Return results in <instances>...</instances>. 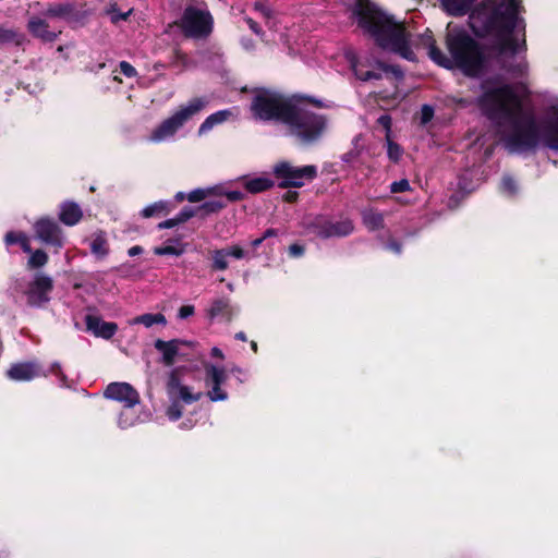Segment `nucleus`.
Listing matches in <instances>:
<instances>
[{"instance_id":"5","label":"nucleus","mask_w":558,"mask_h":558,"mask_svg":"<svg viewBox=\"0 0 558 558\" xmlns=\"http://www.w3.org/2000/svg\"><path fill=\"white\" fill-rule=\"evenodd\" d=\"M284 124L304 144L317 141L326 130L325 117L312 112L300 100H295Z\"/></svg>"},{"instance_id":"47","label":"nucleus","mask_w":558,"mask_h":558,"mask_svg":"<svg viewBox=\"0 0 558 558\" xmlns=\"http://www.w3.org/2000/svg\"><path fill=\"white\" fill-rule=\"evenodd\" d=\"M377 121L386 130V137H389L391 129V118L387 114H384L380 116Z\"/></svg>"},{"instance_id":"51","label":"nucleus","mask_w":558,"mask_h":558,"mask_svg":"<svg viewBox=\"0 0 558 558\" xmlns=\"http://www.w3.org/2000/svg\"><path fill=\"white\" fill-rule=\"evenodd\" d=\"M180 225L179 220L177 217L172 218V219H168L166 221H162L158 225V228L159 229H170V228H173L175 226Z\"/></svg>"},{"instance_id":"26","label":"nucleus","mask_w":558,"mask_h":558,"mask_svg":"<svg viewBox=\"0 0 558 558\" xmlns=\"http://www.w3.org/2000/svg\"><path fill=\"white\" fill-rule=\"evenodd\" d=\"M244 185L250 193L255 194L270 189L274 185V181L270 178L264 175L246 179L244 181Z\"/></svg>"},{"instance_id":"30","label":"nucleus","mask_w":558,"mask_h":558,"mask_svg":"<svg viewBox=\"0 0 558 558\" xmlns=\"http://www.w3.org/2000/svg\"><path fill=\"white\" fill-rule=\"evenodd\" d=\"M445 10L451 15H461L466 12L469 0H441Z\"/></svg>"},{"instance_id":"12","label":"nucleus","mask_w":558,"mask_h":558,"mask_svg":"<svg viewBox=\"0 0 558 558\" xmlns=\"http://www.w3.org/2000/svg\"><path fill=\"white\" fill-rule=\"evenodd\" d=\"M52 290V280L50 277L38 274L29 282L25 294L31 305L39 306L49 301V293Z\"/></svg>"},{"instance_id":"31","label":"nucleus","mask_w":558,"mask_h":558,"mask_svg":"<svg viewBox=\"0 0 558 558\" xmlns=\"http://www.w3.org/2000/svg\"><path fill=\"white\" fill-rule=\"evenodd\" d=\"M71 12V8L66 4H54L49 7L44 16L53 22L56 19L66 17Z\"/></svg>"},{"instance_id":"8","label":"nucleus","mask_w":558,"mask_h":558,"mask_svg":"<svg viewBox=\"0 0 558 558\" xmlns=\"http://www.w3.org/2000/svg\"><path fill=\"white\" fill-rule=\"evenodd\" d=\"M350 63L355 76L363 82L380 80L384 74L390 72L396 77L402 76V72L399 68L387 65L378 61L372 54L365 56L361 60H355L353 57H350Z\"/></svg>"},{"instance_id":"45","label":"nucleus","mask_w":558,"mask_h":558,"mask_svg":"<svg viewBox=\"0 0 558 558\" xmlns=\"http://www.w3.org/2000/svg\"><path fill=\"white\" fill-rule=\"evenodd\" d=\"M225 251L228 253V257L232 256L236 259L243 258L245 256V252L242 247L238 245L230 246L228 248H225Z\"/></svg>"},{"instance_id":"48","label":"nucleus","mask_w":558,"mask_h":558,"mask_svg":"<svg viewBox=\"0 0 558 558\" xmlns=\"http://www.w3.org/2000/svg\"><path fill=\"white\" fill-rule=\"evenodd\" d=\"M15 38V33L11 29L0 27V43L11 41Z\"/></svg>"},{"instance_id":"22","label":"nucleus","mask_w":558,"mask_h":558,"mask_svg":"<svg viewBox=\"0 0 558 558\" xmlns=\"http://www.w3.org/2000/svg\"><path fill=\"white\" fill-rule=\"evenodd\" d=\"M207 315L210 319H214L218 316H223L227 318V320H231L233 313L230 305V300L223 298L214 300L207 308Z\"/></svg>"},{"instance_id":"58","label":"nucleus","mask_w":558,"mask_h":558,"mask_svg":"<svg viewBox=\"0 0 558 558\" xmlns=\"http://www.w3.org/2000/svg\"><path fill=\"white\" fill-rule=\"evenodd\" d=\"M142 251H143V250H142V247L136 245V246H132V247L129 250V252H128V253H129V255H130V256H136V255L141 254V253H142Z\"/></svg>"},{"instance_id":"13","label":"nucleus","mask_w":558,"mask_h":558,"mask_svg":"<svg viewBox=\"0 0 558 558\" xmlns=\"http://www.w3.org/2000/svg\"><path fill=\"white\" fill-rule=\"evenodd\" d=\"M105 397L126 404L140 402L138 392L128 383H111L105 390Z\"/></svg>"},{"instance_id":"59","label":"nucleus","mask_w":558,"mask_h":558,"mask_svg":"<svg viewBox=\"0 0 558 558\" xmlns=\"http://www.w3.org/2000/svg\"><path fill=\"white\" fill-rule=\"evenodd\" d=\"M175 58H177L175 62H180L183 65L186 64V57H185V54H183L181 52H178Z\"/></svg>"},{"instance_id":"7","label":"nucleus","mask_w":558,"mask_h":558,"mask_svg":"<svg viewBox=\"0 0 558 558\" xmlns=\"http://www.w3.org/2000/svg\"><path fill=\"white\" fill-rule=\"evenodd\" d=\"M179 25L186 36L205 37L213 29V17L206 8L189 5L184 10Z\"/></svg>"},{"instance_id":"55","label":"nucleus","mask_w":558,"mask_h":558,"mask_svg":"<svg viewBox=\"0 0 558 558\" xmlns=\"http://www.w3.org/2000/svg\"><path fill=\"white\" fill-rule=\"evenodd\" d=\"M22 241L20 242V245L21 247L23 248L24 252L26 253H32V248H31V245H29V239L28 236L26 235L25 238H21Z\"/></svg>"},{"instance_id":"32","label":"nucleus","mask_w":558,"mask_h":558,"mask_svg":"<svg viewBox=\"0 0 558 558\" xmlns=\"http://www.w3.org/2000/svg\"><path fill=\"white\" fill-rule=\"evenodd\" d=\"M168 211H169L168 203L160 201V202H156L154 204L146 206L142 210V216L145 218H150L155 215H159L161 213H168Z\"/></svg>"},{"instance_id":"61","label":"nucleus","mask_w":558,"mask_h":558,"mask_svg":"<svg viewBox=\"0 0 558 558\" xmlns=\"http://www.w3.org/2000/svg\"><path fill=\"white\" fill-rule=\"evenodd\" d=\"M275 234H276V231L274 229H268L265 231L263 238L266 240L267 238L272 236Z\"/></svg>"},{"instance_id":"35","label":"nucleus","mask_w":558,"mask_h":558,"mask_svg":"<svg viewBox=\"0 0 558 558\" xmlns=\"http://www.w3.org/2000/svg\"><path fill=\"white\" fill-rule=\"evenodd\" d=\"M216 190L215 187L206 189V190H194L187 195V199L192 203L204 201L209 196H215Z\"/></svg>"},{"instance_id":"20","label":"nucleus","mask_w":558,"mask_h":558,"mask_svg":"<svg viewBox=\"0 0 558 558\" xmlns=\"http://www.w3.org/2000/svg\"><path fill=\"white\" fill-rule=\"evenodd\" d=\"M86 327L87 330L93 332L96 337L105 339L111 338L118 330V325L116 323L105 322L100 317L94 315L86 316Z\"/></svg>"},{"instance_id":"23","label":"nucleus","mask_w":558,"mask_h":558,"mask_svg":"<svg viewBox=\"0 0 558 558\" xmlns=\"http://www.w3.org/2000/svg\"><path fill=\"white\" fill-rule=\"evenodd\" d=\"M82 216L81 208L74 203H64L60 207L59 219L66 226L76 225Z\"/></svg>"},{"instance_id":"15","label":"nucleus","mask_w":558,"mask_h":558,"mask_svg":"<svg viewBox=\"0 0 558 558\" xmlns=\"http://www.w3.org/2000/svg\"><path fill=\"white\" fill-rule=\"evenodd\" d=\"M184 345H192L191 342L182 341V340H171V341H163L158 339L155 342V348L161 352L162 354V362L167 366H171L174 364L175 359L178 356H182V348Z\"/></svg>"},{"instance_id":"54","label":"nucleus","mask_w":558,"mask_h":558,"mask_svg":"<svg viewBox=\"0 0 558 558\" xmlns=\"http://www.w3.org/2000/svg\"><path fill=\"white\" fill-rule=\"evenodd\" d=\"M525 69V65L522 61H519L515 65H510L508 68V71L509 72H513V73H522Z\"/></svg>"},{"instance_id":"17","label":"nucleus","mask_w":558,"mask_h":558,"mask_svg":"<svg viewBox=\"0 0 558 558\" xmlns=\"http://www.w3.org/2000/svg\"><path fill=\"white\" fill-rule=\"evenodd\" d=\"M254 9L266 19V25L271 32V36L265 40L271 43H287L286 35L281 32L279 22L272 17V13L268 4L266 2H256L254 4Z\"/></svg>"},{"instance_id":"9","label":"nucleus","mask_w":558,"mask_h":558,"mask_svg":"<svg viewBox=\"0 0 558 558\" xmlns=\"http://www.w3.org/2000/svg\"><path fill=\"white\" fill-rule=\"evenodd\" d=\"M274 173L280 180V186L301 187L306 181H312L317 175V168L312 165L295 167L282 161L274 167Z\"/></svg>"},{"instance_id":"41","label":"nucleus","mask_w":558,"mask_h":558,"mask_svg":"<svg viewBox=\"0 0 558 558\" xmlns=\"http://www.w3.org/2000/svg\"><path fill=\"white\" fill-rule=\"evenodd\" d=\"M26 234L23 233V232H14V231H10L5 234V238H4V241L7 243V245H12V244H20V242L22 241L21 238H25Z\"/></svg>"},{"instance_id":"52","label":"nucleus","mask_w":558,"mask_h":558,"mask_svg":"<svg viewBox=\"0 0 558 558\" xmlns=\"http://www.w3.org/2000/svg\"><path fill=\"white\" fill-rule=\"evenodd\" d=\"M289 253L291 256L293 257H299L301 255H303L304 253V247L299 245V244H292L290 247H289Z\"/></svg>"},{"instance_id":"60","label":"nucleus","mask_w":558,"mask_h":558,"mask_svg":"<svg viewBox=\"0 0 558 558\" xmlns=\"http://www.w3.org/2000/svg\"><path fill=\"white\" fill-rule=\"evenodd\" d=\"M265 241V239L263 236L258 238V239H255L251 242V245L256 248L258 247L263 242Z\"/></svg>"},{"instance_id":"37","label":"nucleus","mask_w":558,"mask_h":558,"mask_svg":"<svg viewBox=\"0 0 558 558\" xmlns=\"http://www.w3.org/2000/svg\"><path fill=\"white\" fill-rule=\"evenodd\" d=\"M386 138H387V154H388L389 159H391L392 161H398L400 159V157L402 156V148L398 144L393 143L390 140V136L386 137Z\"/></svg>"},{"instance_id":"44","label":"nucleus","mask_w":558,"mask_h":558,"mask_svg":"<svg viewBox=\"0 0 558 558\" xmlns=\"http://www.w3.org/2000/svg\"><path fill=\"white\" fill-rule=\"evenodd\" d=\"M120 71L128 77H134L137 74L135 68L126 61L120 62Z\"/></svg>"},{"instance_id":"62","label":"nucleus","mask_w":558,"mask_h":558,"mask_svg":"<svg viewBox=\"0 0 558 558\" xmlns=\"http://www.w3.org/2000/svg\"><path fill=\"white\" fill-rule=\"evenodd\" d=\"M235 338L238 340H241V341H246L247 340V338H246V336H245V333L243 331L236 332L235 333Z\"/></svg>"},{"instance_id":"24","label":"nucleus","mask_w":558,"mask_h":558,"mask_svg":"<svg viewBox=\"0 0 558 558\" xmlns=\"http://www.w3.org/2000/svg\"><path fill=\"white\" fill-rule=\"evenodd\" d=\"M90 251L97 258H104L109 253V246L106 234L104 232H96L90 240Z\"/></svg>"},{"instance_id":"1","label":"nucleus","mask_w":558,"mask_h":558,"mask_svg":"<svg viewBox=\"0 0 558 558\" xmlns=\"http://www.w3.org/2000/svg\"><path fill=\"white\" fill-rule=\"evenodd\" d=\"M353 15L357 25L373 37L379 47L407 60H415L412 47H422L437 64L445 68L454 65L470 76L480 75L488 68V59L484 51L465 32L451 25L448 26L447 34V46L451 56L449 59L434 46L430 32H425L414 40L403 24L395 21L369 0H355Z\"/></svg>"},{"instance_id":"56","label":"nucleus","mask_w":558,"mask_h":558,"mask_svg":"<svg viewBox=\"0 0 558 558\" xmlns=\"http://www.w3.org/2000/svg\"><path fill=\"white\" fill-rule=\"evenodd\" d=\"M52 372L56 373V375L59 376L60 380L62 381V385H65V376L60 369V365L58 363L52 365Z\"/></svg>"},{"instance_id":"64","label":"nucleus","mask_w":558,"mask_h":558,"mask_svg":"<svg viewBox=\"0 0 558 558\" xmlns=\"http://www.w3.org/2000/svg\"><path fill=\"white\" fill-rule=\"evenodd\" d=\"M389 248L395 251L396 253H400L401 252V248H400V245L396 244V243H391L389 245Z\"/></svg>"},{"instance_id":"40","label":"nucleus","mask_w":558,"mask_h":558,"mask_svg":"<svg viewBox=\"0 0 558 558\" xmlns=\"http://www.w3.org/2000/svg\"><path fill=\"white\" fill-rule=\"evenodd\" d=\"M132 9L128 10L124 13H121L117 8H111L108 11V14L110 16V20L112 23H119L120 21L126 20V17L132 13Z\"/></svg>"},{"instance_id":"14","label":"nucleus","mask_w":558,"mask_h":558,"mask_svg":"<svg viewBox=\"0 0 558 558\" xmlns=\"http://www.w3.org/2000/svg\"><path fill=\"white\" fill-rule=\"evenodd\" d=\"M28 29L35 36L44 41H53L61 29L52 25V22L47 17L34 16L28 21Z\"/></svg>"},{"instance_id":"27","label":"nucleus","mask_w":558,"mask_h":558,"mask_svg":"<svg viewBox=\"0 0 558 558\" xmlns=\"http://www.w3.org/2000/svg\"><path fill=\"white\" fill-rule=\"evenodd\" d=\"M129 324L130 325H144L146 328H149L157 324L165 326L167 324V319H166L165 315H162L160 313H158V314L147 313V314H143V315L134 317L133 319H131L129 322Z\"/></svg>"},{"instance_id":"16","label":"nucleus","mask_w":558,"mask_h":558,"mask_svg":"<svg viewBox=\"0 0 558 558\" xmlns=\"http://www.w3.org/2000/svg\"><path fill=\"white\" fill-rule=\"evenodd\" d=\"M41 374L40 366L35 362L16 363L7 371L8 377L16 381L32 380Z\"/></svg>"},{"instance_id":"3","label":"nucleus","mask_w":558,"mask_h":558,"mask_svg":"<svg viewBox=\"0 0 558 558\" xmlns=\"http://www.w3.org/2000/svg\"><path fill=\"white\" fill-rule=\"evenodd\" d=\"M519 0H488L470 14L477 36L490 37L501 54H513L525 44V24L518 16Z\"/></svg>"},{"instance_id":"50","label":"nucleus","mask_w":558,"mask_h":558,"mask_svg":"<svg viewBox=\"0 0 558 558\" xmlns=\"http://www.w3.org/2000/svg\"><path fill=\"white\" fill-rule=\"evenodd\" d=\"M194 314V306L193 305H183L179 310V317L184 319Z\"/></svg>"},{"instance_id":"28","label":"nucleus","mask_w":558,"mask_h":558,"mask_svg":"<svg viewBox=\"0 0 558 558\" xmlns=\"http://www.w3.org/2000/svg\"><path fill=\"white\" fill-rule=\"evenodd\" d=\"M363 222L367 229L374 231L384 227V215L375 209H366L362 214Z\"/></svg>"},{"instance_id":"34","label":"nucleus","mask_w":558,"mask_h":558,"mask_svg":"<svg viewBox=\"0 0 558 558\" xmlns=\"http://www.w3.org/2000/svg\"><path fill=\"white\" fill-rule=\"evenodd\" d=\"M228 253L223 250H217L213 253L214 268L225 270L228 268Z\"/></svg>"},{"instance_id":"43","label":"nucleus","mask_w":558,"mask_h":558,"mask_svg":"<svg viewBox=\"0 0 558 558\" xmlns=\"http://www.w3.org/2000/svg\"><path fill=\"white\" fill-rule=\"evenodd\" d=\"M409 190H410V183L405 179L397 181V182H393L390 185V191L392 193H400V192H405V191H409Z\"/></svg>"},{"instance_id":"4","label":"nucleus","mask_w":558,"mask_h":558,"mask_svg":"<svg viewBox=\"0 0 558 558\" xmlns=\"http://www.w3.org/2000/svg\"><path fill=\"white\" fill-rule=\"evenodd\" d=\"M295 100L272 89L258 88L251 102V112L255 120L284 124Z\"/></svg>"},{"instance_id":"25","label":"nucleus","mask_w":558,"mask_h":558,"mask_svg":"<svg viewBox=\"0 0 558 558\" xmlns=\"http://www.w3.org/2000/svg\"><path fill=\"white\" fill-rule=\"evenodd\" d=\"M232 116L230 110H221L216 113L210 114L206 118V120L201 124L198 133L204 134L211 130L215 125L220 124L228 120Z\"/></svg>"},{"instance_id":"11","label":"nucleus","mask_w":558,"mask_h":558,"mask_svg":"<svg viewBox=\"0 0 558 558\" xmlns=\"http://www.w3.org/2000/svg\"><path fill=\"white\" fill-rule=\"evenodd\" d=\"M34 231L36 236L45 244L61 248L64 244V236L59 225L49 217H43L35 221Z\"/></svg>"},{"instance_id":"63","label":"nucleus","mask_w":558,"mask_h":558,"mask_svg":"<svg viewBox=\"0 0 558 558\" xmlns=\"http://www.w3.org/2000/svg\"><path fill=\"white\" fill-rule=\"evenodd\" d=\"M295 198H296V193H291V192H289V193H287V195H286V199H287L288 202H293V201H295Z\"/></svg>"},{"instance_id":"49","label":"nucleus","mask_w":558,"mask_h":558,"mask_svg":"<svg viewBox=\"0 0 558 558\" xmlns=\"http://www.w3.org/2000/svg\"><path fill=\"white\" fill-rule=\"evenodd\" d=\"M194 216V211L191 208H184L182 209L179 215L177 216L180 223L185 222L190 218Z\"/></svg>"},{"instance_id":"6","label":"nucleus","mask_w":558,"mask_h":558,"mask_svg":"<svg viewBox=\"0 0 558 558\" xmlns=\"http://www.w3.org/2000/svg\"><path fill=\"white\" fill-rule=\"evenodd\" d=\"M167 395L170 400V405L166 411V415L171 421H177L182 416L181 402L184 404H191L198 401L203 393L193 392L192 388L184 385L180 378V372L178 368L172 369L169 373L166 384Z\"/></svg>"},{"instance_id":"38","label":"nucleus","mask_w":558,"mask_h":558,"mask_svg":"<svg viewBox=\"0 0 558 558\" xmlns=\"http://www.w3.org/2000/svg\"><path fill=\"white\" fill-rule=\"evenodd\" d=\"M501 190H502L504 193H506L508 195H513L517 192L518 186H517V183H515V181L513 180L512 177L505 175L502 178Z\"/></svg>"},{"instance_id":"57","label":"nucleus","mask_w":558,"mask_h":558,"mask_svg":"<svg viewBox=\"0 0 558 558\" xmlns=\"http://www.w3.org/2000/svg\"><path fill=\"white\" fill-rule=\"evenodd\" d=\"M211 355H213V356H215V357H218V359H220V360H223V359H225V354H223V353H222V351H221L219 348H217V347H215V348H213V349H211Z\"/></svg>"},{"instance_id":"39","label":"nucleus","mask_w":558,"mask_h":558,"mask_svg":"<svg viewBox=\"0 0 558 558\" xmlns=\"http://www.w3.org/2000/svg\"><path fill=\"white\" fill-rule=\"evenodd\" d=\"M157 255H175L179 256L183 253V250L173 245H162L154 250Z\"/></svg>"},{"instance_id":"19","label":"nucleus","mask_w":558,"mask_h":558,"mask_svg":"<svg viewBox=\"0 0 558 558\" xmlns=\"http://www.w3.org/2000/svg\"><path fill=\"white\" fill-rule=\"evenodd\" d=\"M180 129L179 124L170 116L150 132L148 141L151 143L168 141L172 138Z\"/></svg>"},{"instance_id":"21","label":"nucleus","mask_w":558,"mask_h":558,"mask_svg":"<svg viewBox=\"0 0 558 558\" xmlns=\"http://www.w3.org/2000/svg\"><path fill=\"white\" fill-rule=\"evenodd\" d=\"M353 231L351 220L344 219L338 222H328L318 229L317 234L322 238L345 236Z\"/></svg>"},{"instance_id":"29","label":"nucleus","mask_w":558,"mask_h":558,"mask_svg":"<svg viewBox=\"0 0 558 558\" xmlns=\"http://www.w3.org/2000/svg\"><path fill=\"white\" fill-rule=\"evenodd\" d=\"M136 404H126L120 413L118 424L121 428H128L140 422V416L134 409Z\"/></svg>"},{"instance_id":"36","label":"nucleus","mask_w":558,"mask_h":558,"mask_svg":"<svg viewBox=\"0 0 558 558\" xmlns=\"http://www.w3.org/2000/svg\"><path fill=\"white\" fill-rule=\"evenodd\" d=\"M216 193L215 196H225L230 202H236L243 198V194L239 191H227L222 186H215Z\"/></svg>"},{"instance_id":"2","label":"nucleus","mask_w":558,"mask_h":558,"mask_svg":"<svg viewBox=\"0 0 558 558\" xmlns=\"http://www.w3.org/2000/svg\"><path fill=\"white\" fill-rule=\"evenodd\" d=\"M480 111L497 124L500 142L510 153H523L544 144L558 149V108L545 119L536 120L524 111L521 99L512 87L499 78L482 82L473 101Z\"/></svg>"},{"instance_id":"42","label":"nucleus","mask_w":558,"mask_h":558,"mask_svg":"<svg viewBox=\"0 0 558 558\" xmlns=\"http://www.w3.org/2000/svg\"><path fill=\"white\" fill-rule=\"evenodd\" d=\"M225 206H226V203H223L221 201H213V202H206L202 206V209H204L206 213H215V211L220 210Z\"/></svg>"},{"instance_id":"33","label":"nucleus","mask_w":558,"mask_h":558,"mask_svg":"<svg viewBox=\"0 0 558 558\" xmlns=\"http://www.w3.org/2000/svg\"><path fill=\"white\" fill-rule=\"evenodd\" d=\"M48 256L43 250H36L31 253L29 259H28V266L31 268H38L43 267L47 264Z\"/></svg>"},{"instance_id":"46","label":"nucleus","mask_w":558,"mask_h":558,"mask_svg":"<svg viewBox=\"0 0 558 558\" xmlns=\"http://www.w3.org/2000/svg\"><path fill=\"white\" fill-rule=\"evenodd\" d=\"M434 116V110L432 107L425 105L422 107V110H421V122L423 124H426L427 122H429L432 120Z\"/></svg>"},{"instance_id":"18","label":"nucleus","mask_w":558,"mask_h":558,"mask_svg":"<svg viewBox=\"0 0 558 558\" xmlns=\"http://www.w3.org/2000/svg\"><path fill=\"white\" fill-rule=\"evenodd\" d=\"M206 106L203 98H193L189 102L181 105L171 117L182 128L189 120L199 113Z\"/></svg>"},{"instance_id":"53","label":"nucleus","mask_w":558,"mask_h":558,"mask_svg":"<svg viewBox=\"0 0 558 558\" xmlns=\"http://www.w3.org/2000/svg\"><path fill=\"white\" fill-rule=\"evenodd\" d=\"M245 21H246V23H247L248 27H250V28H251V29H252L256 35H259L260 37H263V35H264V34L262 33V31H260V28L258 27L257 23H256L253 19L247 17V19H245Z\"/></svg>"},{"instance_id":"10","label":"nucleus","mask_w":558,"mask_h":558,"mask_svg":"<svg viewBox=\"0 0 558 558\" xmlns=\"http://www.w3.org/2000/svg\"><path fill=\"white\" fill-rule=\"evenodd\" d=\"M204 367L206 373L205 383L210 387L207 391L209 400L213 402L227 400L228 393L222 389V385L228 379L227 369L210 363H206Z\"/></svg>"}]
</instances>
